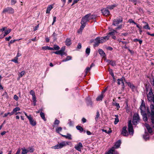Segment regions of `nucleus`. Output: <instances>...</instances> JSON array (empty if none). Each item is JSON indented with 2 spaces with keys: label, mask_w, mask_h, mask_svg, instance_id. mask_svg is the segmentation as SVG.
<instances>
[{
  "label": "nucleus",
  "mask_w": 154,
  "mask_h": 154,
  "mask_svg": "<svg viewBox=\"0 0 154 154\" xmlns=\"http://www.w3.org/2000/svg\"><path fill=\"white\" fill-rule=\"evenodd\" d=\"M73 122L71 121L70 120H69L68 124L70 126H73Z\"/></svg>",
  "instance_id": "09e8293b"
},
{
  "label": "nucleus",
  "mask_w": 154,
  "mask_h": 154,
  "mask_svg": "<svg viewBox=\"0 0 154 154\" xmlns=\"http://www.w3.org/2000/svg\"><path fill=\"white\" fill-rule=\"evenodd\" d=\"M128 22L130 23H134V24H137V23H136L133 21L132 19H130L128 20Z\"/></svg>",
  "instance_id": "5fc2aeb1"
},
{
  "label": "nucleus",
  "mask_w": 154,
  "mask_h": 154,
  "mask_svg": "<svg viewBox=\"0 0 154 154\" xmlns=\"http://www.w3.org/2000/svg\"><path fill=\"white\" fill-rule=\"evenodd\" d=\"M97 114L96 115V117L95 118V119L96 121L98 119V118L100 116V114L98 112H97Z\"/></svg>",
  "instance_id": "8fccbe9b"
},
{
  "label": "nucleus",
  "mask_w": 154,
  "mask_h": 154,
  "mask_svg": "<svg viewBox=\"0 0 154 154\" xmlns=\"http://www.w3.org/2000/svg\"><path fill=\"white\" fill-rule=\"evenodd\" d=\"M116 7V5H111L108 6L107 7V8L108 9L110 10H112L114 8Z\"/></svg>",
  "instance_id": "72a5a7b5"
},
{
  "label": "nucleus",
  "mask_w": 154,
  "mask_h": 154,
  "mask_svg": "<svg viewBox=\"0 0 154 154\" xmlns=\"http://www.w3.org/2000/svg\"><path fill=\"white\" fill-rule=\"evenodd\" d=\"M13 112H8L7 113H5L4 115V117H6L8 115H9L10 116H11L12 115H13Z\"/></svg>",
  "instance_id": "37998d69"
},
{
  "label": "nucleus",
  "mask_w": 154,
  "mask_h": 154,
  "mask_svg": "<svg viewBox=\"0 0 154 154\" xmlns=\"http://www.w3.org/2000/svg\"><path fill=\"white\" fill-rule=\"evenodd\" d=\"M123 80H125V78L124 77H122L120 79H118L117 80L118 84L119 85H120L121 84H122V86L123 87L124 86V84L123 82Z\"/></svg>",
  "instance_id": "4468645a"
},
{
  "label": "nucleus",
  "mask_w": 154,
  "mask_h": 154,
  "mask_svg": "<svg viewBox=\"0 0 154 154\" xmlns=\"http://www.w3.org/2000/svg\"><path fill=\"white\" fill-rule=\"evenodd\" d=\"M18 58L16 57L14 58V59L12 60H11V61H12L14 62L15 63H18Z\"/></svg>",
  "instance_id": "a19ab883"
},
{
  "label": "nucleus",
  "mask_w": 154,
  "mask_h": 154,
  "mask_svg": "<svg viewBox=\"0 0 154 154\" xmlns=\"http://www.w3.org/2000/svg\"><path fill=\"white\" fill-rule=\"evenodd\" d=\"M101 12L105 16H108L110 14V12L107 8L102 9Z\"/></svg>",
  "instance_id": "1a4fd4ad"
},
{
  "label": "nucleus",
  "mask_w": 154,
  "mask_h": 154,
  "mask_svg": "<svg viewBox=\"0 0 154 154\" xmlns=\"http://www.w3.org/2000/svg\"><path fill=\"white\" fill-rule=\"evenodd\" d=\"M129 1L134 3L135 5L136 4V3L137 2V0H129Z\"/></svg>",
  "instance_id": "052dcab7"
},
{
  "label": "nucleus",
  "mask_w": 154,
  "mask_h": 154,
  "mask_svg": "<svg viewBox=\"0 0 154 154\" xmlns=\"http://www.w3.org/2000/svg\"><path fill=\"white\" fill-rule=\"evenodd\" d=\"M147 98L151 103L150 107L151 111V120L152 124H154V95L151 90H150L148 94Z\"/></svg>",
  "instance_id": "f257e3e1"
},
{
  "label": "nucleus",
  "mask_w": 154,
  "mask_h": 154,
  "mask_svg": "<svg viewBox=\"0 0 154 154\" xmlns=\"http://www.w3.org/2000/svg\"><path fill=\"white\" fill-rule=\"evenodd\" d=\"M21 149L22 150V154H26L28 152L27 149H26L25 148H22Z\"/></svg>",
  "instance_id": "cd10ccee"
},
{
  "label": "nucleus",
  "mask_w": 154,
  "mask_h": 154,
  "mask_svg": "<svg viewBox=\"0 0 154 154\" xmlns=\"http://www.w3.org/2000/svg\"><path fill=\"white\" fill-rule=\"evenodd\" d=\"M60 121L57 119H56L54 122V124L55 125H58Z\"/></svg>",
  "instance_id": "603ef678"
},
{
  "label": "nucleus",
  "mask_w": 154,
  "mask_h": 154,
  "mask_svg": "<svg viewBox=\"0 0 154 154\" xmlns=\"http://www.w3.org/2000/svg\"><path fill=\"white\" fill-rule=\"evenodd\" d=\"M91 68L90 67H87V68H86L85 69V73L86 75L88 73V72L90 70Z\"/></svg>",
  "instance_id": "3c124183"
},
{
  "label": "nucleus",
  "mask_w": 154,
  "mask_h": 154,
  "mask_svg": "<svg viewBox=\"0 0 154 154\" xmlns=\"http://www.w3.org/2000/svg\"><path fill=\"white\" fill-rule=\"evenodd\" d=\"M102 131L103 132H105L106 133H107V134H109L112 132V131L110 129H109V131H107L106 130H104V129H102Z\"/></svg>",
  "instance_id": "de8ad7c7"
},
{
  "label": "nucleus",
  "mask_w": 154,
  "mask_h": 154,
  "mask_svg": "<svg viewBox=\"0 0 154 154\" xmlns=\"http://www.w3.org/2000/svg\"><path fill=\"white\" fill-rule=\"evenodd\" d=\"M3 13L8 12L9 14H12L14 13V9L11 7H8L4 8L3 11Z\"/></svg>",
  "instance_id": "0eeeda50"
},
{
  "label": "nucleus",
  "mask_w": 154,
  "mask_h": 154,
  "mask_svg": "<svg viewBox=\"0 0 154 154\" xmlns=\"http://www.w3.org/2000/svg\"><path fill=\"white\" fill-rule=\"evenodd\" d=\"M99 54L103 57L106 56V54L104 52L102 49H99L98 51Z\"/></svg>",
  "instance_id": "5701e85b"
},
{
  "label": "nucleus",
  "mask_w": 154,
  "mask_h": 154,
  "mask_svg": "<svg viewBox=\"0 0 154 154\" xmlns=\"http://www.w3.org/2000/svg\"><path fill=\"white\" fill-rule=\"evenodd\" d=\"M72 59V57L70 56H67L66 57V58L65 59H64L62 60V62H66L68 60H71Z\"/></svg>",
  "instance_id": "7c9ffc66"
},
{
  "label": "nucleus",
  "mask_w": 154,
  "mask_h": 154,
  "mask_svg": "<svg viewBox=\"0 0 154 154\" xmlns=\"http://www.w3.org/2000/svg\"><path fill=\"white\" fill-rule=\"evenodd\" d=\"M62 128L60 127H58L56 129V131L58 133H59L62 130Z\"/></svg>",
  "instance_id": "c756f323"
},
{
  "label": "nucleus",
  "mask_w": 154,
  "mask_h": 154,
  "mask_svg": "<svg viewBox=\"0 0 154 154\" xmlns=\"http://www.w3.org/2000/svg\"><path fill=\"white\" fill-rule=\"evenodd\" d=\"M145 126L146 127L149 132L150 133H151L152 132V131L149 125L148 124H145Z\"/></svg>",
  "instance_id": "a211bd4d"
},
{
  "label": "nucleus",
  "mask_w": 154,
  "mask_h": 154,
  "mask_svg": "<svg viewBox=\"0 0 154 154\" xmlns=\"http://www.w3.org/2000/svg\"><path fill=\"white\" fill-rule=\"evenodd\" d=\"M66 45H70L71 44V41L69 38H67L65 41Z\"/></svg>",
  "instance_id": "393cba45"
},
{
  "label": "nucleus",
  "mask_w": 154,
  "mask_h": 154,
  "mask_svg": "<svg viewBox=\"0 0 154 154\" xmlns=\"http://www.w3.org/2000/svg\"><path fill=\"white\" fill-rule=\"evenodd\" d=\"M11 29H8L7 30H6L5 32V33L4 35H3V36H2V34L0 35V36H1L0 38H3L5 36L7 35L11 31Z\"/></svg>",
  "instance_id": "dca6fc26"
},
{
  "label": "nucleus",
  "mask_w": 154,
  "mask_h": 154,
  "mask_svg": "<svg viewBox=\"0 0 154 154\" xmlns=\"http://www.w3.org/2000/svg\"><path fill=\"white\" fill-rule=\"evenodd\" d=\"M53 48L54 49V50H58L60 49V48L59 47V46L57 45H54V47Z\"/></svg>",
  "instance_id": "49530a36"
},
{
  "label": "nucleus",
  "mask_w": 154,
  "mask_h": 154,
  "mask_svg": "<svg viewBox=\"0 0 154 154\" xmlns=\"http://www.w3.org/2000/svg\"><path fill=\"white\" fill-rule=\"evenodd\" d=\"M42 49L45 50H53L54 49L53 48H51L50 47L48 46H44L42 47Z\"/></svg>",
  "instance_id": "aec40b11"
},
{
  "label": "nucleus",
  "mask_w": 154,
  "mask_h": 154,
  "mask_svg": "<svg viewBox=\"0 0 154 154\" xmlns=\"http://www.w3.org/2000/svg\"><path fill=\"white\" fill-rule=\"evenodd\" d=\"M61 135L62 137H65V138L68 139L69 140H71L72 139L71 137V135L70 134H67V135H66L62 134Z\"/></svg>",
  "instance_id": "412c9836"
},
{
  "label": "nucleus",
  "mask_w": 154,
  "mask_h": 154,
  "mask_svg": "<svg viewBox=\"0 0 154 154\" xmlns=\"http://www.w3.org/2000/svg\"><path fill=\"white\" fill-rule=\"evenodd\" d=\"M2 96L3 97V98H8V95L7 93L6 92H5L2 95Z\"/></svg>",
  "instance_id": "c9c22d12"
},
{
  "label": "nucleus",
  "mask_w": 154,
  "mask_h": 154,
  "mask_svg": "<svg viewBox=\"0 0 154 154\" xmlns=\"http://www.w3.org/2000/svg\"><path fill=\"white\" fill-rule=\"evenodd\" d=\"M16 2V0H11V4L12 5H14Z\"/></svg>",
  "instance_id": "864d4df0"
},
{
  "label": "nucleus",
  "mask_w": 154,
  "mask_h": 154,
  "mask_svg": "<svg viewBox=\"0 0 154 154\" xmlns=\"http://www.w3.org/2000/svg\"><path fill=\"white\" fill-rule=\"evenodd\" d=\"M20 149H18L16 153L15 154H20Z\"/></svg>",
  "instance_id": "774afa93"
},
{
  "label": "nucleus",
  "mask_w": 154,
  "mask_h": 154,
  "mask_svg": "<svg viewBox=\"0 0 154 154\" xmlns=\"http://www.w3.org/2000/svg\"><path fill=\"white\" fill-rule=\"evenodd\" d=\"M141 114L143 116V120L144 121H146L147 120V117L146 113Z\"/></svg>",
  "instance_id": "a878e982"
},
{
  "label": "nucleus",
  "mask_w": 154,
  "mask_h": 154,
  "mask_svg": "<svg viewBox=\"0 0 154 154\" xmlns=\"http://www.w3.org/2000/svg\"><path fill=\"white\" fill-rule=\"evenodd\" d=\"M76 128L79 131L81 132H82L83 131V128L81 126H77L76 127Z\"/></svg>",
  "instance_id": "f704fd0d"
},
{
  "label": "nucleus",
  "mask_w": 154,
  "mask_h": 154,
  "mask_svg": "<svg viewBox=\"0 0 154 154\" xmlns=\"http://www.w3.org/2000/svg\"><path fill=\"white\" fill-rule=\"evenodd\" d=\"M28 152H32L34 151V149L31 147H29L28 148Z\"/></svg>",
  "instance_id": "58836bf2"
},
{
  "label": "nucleus",
  "mask_w": 154,
  "mask_h": 154,
  "mask_svg": "<svg viewBox=\"0 0 154 154\" xmlns=\"http://www.w3.org/2000/svg\"><path fill=\"white\" fill-rule=\"evenodd\" d=\"M110 64L112 66H115L116 65L115 62L112 61H110Z\"/></svg>",
  "instance_id": "4d7b16f0"
},
{
  "label": "nucleus",
  "mask_w": 154,
  "mask_h": 154,
  "mask_svg": "<svg viewBox=\"0 0 154 154\" xmlns=\"http://www.w3.org/2000/svg\"><path fill=\"white\" fill-rule=\"evenodd\" d=\"M14 99L16 100V101L18 99V97L16 95H15L14 97Z\"/></svg>",
  "instance_id": "0e129e2a"
},
{
  "label": "nucleus",
  "mask_w": 154,
  "mask_h": 154,
  "mask_svg": "<svg viewBox=\"0 0 154 154\" xmlns=\"http://www.w3.org/2000/svg\"><path fill=\"white\" fill-rule=\"evenodd\" d=\"M69 143L66 141H63L56 145L52 146L51 148L52 149H61L62 147L69 145Z\"/></svg>",
  "instance_id": "39448f33"
},
{
  "label": "nucleus",
  "mask_w": 154,
  "mask_h": 154,
  "mask_svg": "<svg viewBox=\"0 0 154 154\" xmlns=\"http://www.w3.org/2000/svg\"><path fill=\"white\" fill-rule=\"evenodd\" d=\"M56 17H53V22L52 24V25H53L54 23L56 21Z\"/></svg>",
  "instance_id": "e2e57ef3"
},
{
  "label": "nucleus",
  "mask_w": 154,
  "mask_h": 154,
  "mask_svg": "<svg viewBox=\"0 0 154 154\" xmlns=\"http://www.w3.org/2000/svg\"><path fill=\"white\" fill-rule=\"evenodd\" d=\"M128 132L130 134L133 135L134 133L133 127L131 124V120H130L128 122Z\"/></svg>",
  "instance_id": "6e6552de"
},
{
  "label": "nucleus",
  "mask_w": 154,
  "mask_h": 154,
  "mask_svg": "<svg viewBox=\"0 0 154 154\" xmlns=\"http://www.w3.org/2000/svg\"><path fill=\"white\" fill-rule=\"evenodd\" d=\"M25 74V72L24 71H22L20 73V75H19V77H22Z\"/></svg>",
  "instance_id": "a18cd8bd"
},
{
  "label": "nucleus",
  "mask_w": 154,
  "mask_h": 154,
  "mask_svg": "<svg viewBox=\"0 0 154 154\" xmlns=\"http://www.w3.org/2000/svg\"><path fill=\"white\" fill-rule=\"evenodd\" d=\"M30 124L33 126H34L36 125V123L35 121L32 118L31 116L28 119Z\"/></svg>",
  "instance_id": "2eb2a0df"
},
{
  "label": "nucleus",
  "mask_w": 154,
  "mask_h": 154,
  "mask_svg": "<svg viewBox=\"0 0 154 154\" xmlns=\"http://www.w3.org/2000/svg\"><path fill=\"white\" fill-rule=\"evenodd\" d=\"M7 28L6 27H3L2 29H0V32H3V31L7 29Z\"/></svg>",
  "instance_id": "6e6d98bb"
},
{
  "label": "nucleus",
  "mask_w": 154,
  "mask_h": 154,
  "mask_svg": "<svg viewBox=\"0 0 154 154\" xmlns=\"http://www.w3.org/2000/svg\"><path fill=\"white\" fill-rule=\"evenodd\" d=\"M143 28L144 29H147L148 30H150V28L149 27V24H146V25L145 26H143Z\"/></svg>",
  "instance_id": "ea45409f"
},
{
  "label": "nucleus",
  "mask_w": 154,
  "mask_h": 154,
  "mask_svg": "<svg viewBox=\"0 0 154 154\" xmlns=\"http://www.w3.org/2000/svg\"><path fill=\"white\" fill-rule=\"evenodd\" d=\"M109 73L111 74V75L112 76V77L114 78V75L112 71V70L111 69H109Z\"/></svg>",
  "instance_id": "79ce46f5"
},
{
  "label": "nucleus",
  "mask_w": 154,
  "mask_h": 154,
  "mask_svg": "<svg viewBox=\"0 0 154 154\" xmlns=\"http://www.w3.org/2000/svg\"><path fill=\"white\" fill-rule=\"evenodd\" d=\"M30 94L32 95V96L35 95V93L34 91L33 90H31L30 92Z\"/></svg>",
  "instance_id": "bf43d9fd"
},
{
  "label": "nucleus",
  "mask_w": 154,
  "mask_h": 154,
  "mask_svg": "<svg viewBox=\"0 0 154 154\" xmlns=\"http://www.w3.org/2000/svg\"><path fill=\"white\" fill-rule=\"evenodd\" d=\"M122 18L115 19L113 21L112 24L114 26H116L120 23L122 22Z\"/></svg>",
  "instance_id": "9b49d317"
},
{
  "label": "nucleus",
  "mask_w": 154,
  "mask_h": 154,
  "mask_svg": "<svg viewBox=\"0 0 154 154\" xmlns=\"http://www.w3.org/2000/svg\"><path fill=\"white\" fill-rule=\"evenodd\" d=\"M64 48H62L59 51H56L54 52L55 54H60L61 56H63L65 54V53L64 52Z\"/></svg>",
  "instance_id": "f8f14e48"
},
{
  "label": "nucleus",
  "mask_w": 154,
  "mask_h": 154,
  "mask_svg": "<svg viewBox=\"0 0 154 154\" xmlns=\"http://www.w3.org/2000/svg\"><path fill=\"white\" fill-rule=\"evenodd\" d=\"M16 41V40H11L10 41V42L8 43L9 46H10L11 44H12L14 42Z\"/></svg>",
  "instance_id": "13d9d810"
},
{
  "label": "nucleus",
  "mask_w": 154,
  "mask_h": 154,
  "mask_svg": "<svg viewBox=\"0 0 154 154\" xmlns=\"http://www.w3.org/2000/svg\"><path fill=\"white\" fill-rule=\"evenodd\" d=\"M20 110V109L19 107H17L14 109L13 110V111L12 112H13V114H14V112H15L17 111H19Z\"/></svg>",
  "instance_id": "4c0bfd02"
},
{
  "label": "nucleus",
  "mask_w": 154,
  "mask_h": 154,
  "mask_svg": "<svg viewBox=\"0 0 154 154\" xmlns=\"http://www.w3.org/2000/svg\"><path fill=\"white\" fill-rule=\"evenodd\" d=\"M126 129L127 127L125 126L124 127L122 128L121 134L124 136H127L128 135V133L126 130Z\"/></svg>",
  "instance_id": "ddd939ff"
},
{
  "label": "nucleus",
  "mask_w": 154,
  "mask_h": 154,
  "mask_svg": "<svg viewBox=\"0 0 154 154\" xmlns=\"http://www.w3.org/2000/svg\"><path fill=\"white\" fill-rule=\"evenodd\" d=\"M40 115L42 118L45 121H46V119L45 118V114L43 112H41L40 113Z\"/></svg>",
  "instance_id": "2f4dec72"
},
{
  "label": "nucleus",
  "mask_w": 154,
  "mask_h": 154,
  "mask_svg": "<svg viewBox=\"0 0 154 154\" xmlns=\"http://www.w3.org/2000/svg\"><path fill=\"white\" fill-rule=\"evenodd\" d=\"M115 116L116 117L115 119L114 124H116L119 122V119L118 118L117 115H115Z\"/></svg>",
  "instance_id": "e433bc0d"
},
{
  "label": "nucleus",
  "mask_w": 154,
  "mask_h": 154,
  "mask_svg": "<svg viewBox=\"0 0 154 154\" xmlns=\"http://www.w3.org/2000/svg\"><path fill=\"white\" fill-rule=\"evenodd\" d=\"M105 91H102V92L101 94L97 98L96 100L97 101H99L101 100H102L103 98V94L104 93Z\"/></svg>",
  "instance_id": "f3484780"
},
{
  "label": "nucleus",
  "mask_w": 154,
  "mask_h": 154,
  "mask_svg": "<svg viewBox=\"0 0 154 154\" xmlns=\"http://www.w3.org/2000/svg\"><path fill=\"white\" fill-rule=\"evenodd\" d=\"M117 33V32L115 30H112L111 32H110L108 34V35H111L113 36L115 35V33Z\"/></svg>",
  "instance_id": "c85d7f7f"
},
{
  "label": "nucleus",
  "mask_w": 154,
  "mask_h": 154,
  "mask_svg": "<svg viewBox=\"0 0 154 154\" xmlns=\"http://www.w3.org/2000/svg\"><path fill=\"white\" fill-rule=\"evenodd\" d=\"M140 109L141 111V114H144L146 113V111H147L148 113L150 112L149 108L147 107L146 109L145 102L143 100H142L141 104L140 106Z\"/></svg>",
  "instance_id": "20e7f679"
},
{
  "label": "nucleus",
  "mask_w": 154,
  "mask_h": 154,
  "mask_svg": "<svg viewBox=\"0 0 154 154\" xmlns=\"http://www.w3.org/2000/svg\"><path fill=\"white\" fill-rule=\"evenodd\" d=\"M53 8V6L51 5H49L47 7L46 13H49L50 12V11Z\"/></svg>",
  "instance_id": "b1692460"
},
{
  "label": "nucleus",
  "mask_w": 154,
  "mask_h": 154,
  "mask_svg": "<svg viewBox=\"0 0 154 154\" xmlns=\"http://www.w3.org/2000/svg\"><path fill=\"white\" fill-rule=\"evenodd\" d=\"M121 143V141L120 140H118L115 144L114 145V147L115 148H118L119 146H120V144Z\"/></svg>",
  "instance_id": "6ab92c4d"
},
{
  "label": "nucleus",
  "mask_w": 154,
  "mask_h": 154,
  "mask_svg": "<svg viewBox=\"0 0 154 154\" xmlns=\"http://www.w3.org/2000/svg\"><path fill=\"white\" fill-rule=\"evenodd\" d=\"M128 85L132 89H134L135 88L133 84L130 82H127Z\"/></svg>",
  "instance_id": "bb28decb"
},
{
  "label": "nucleus",
  "mask_w": 154,
  "mask_h": 154,
  "mask_svg": "<svg viewBox=\"0 0 154 154\" xmlns=\"http://www.w3.org/2000/svg\"><path fill=\"white\" fill-rule=\"evenodd\" d=\"M90 49L89 48H87L86 49L85 52L88 55L90 53Z\"/></svg>",
  "instance_id": "c03bdc74"
},
{
  "label": "nucleus",
  "mask_w": 154,
  "mask_h": 154,
  "mask_svg": "<svg viewBox=\"0 0 154 154\" xmlns=\"http://www.w3.org/2000/svg\"><path fill=\"white\" fill-rule=\"evenodd\" d=\"M143 138L146 140H148L149 139V136L148 134L145 133V134L143 135Z\"/></svg>",
  "instance_id": "473e14b6"
},
{
  "label": "nucleus",
  "mask_w": 154,
  "mask_h": 154,
  "mask_svg": "<svg viewBox=\"0 0 154 154\" xmlns=\"http://www.w3.org/2000/svg\"><path fill=\"white\" fill-rule=\"evenodd\" d=\"M109 38V36L108 35L106 36L102 37L100 38L97 37L95 39V42L94 46L95 47L98 46L100 43H102L108 40Z\"/></svg>",
  "instance_id": "7ed1b4c3"
},
{
  "label": "nucleus",
  "mask_w": 154,
  "mask_h": 154,
  "mask_svg": "<svg viewBox=\"0 0 154 154\" xmlns=\"http://www.w3.org/2000/svg\"><path fill=\"white\" fill-rule=\"evenodd\" d=\"M139 120L140 117L138 114L137 113L134 114V115L132 121L133 124L134 125H136L139 122Z\"/></svg>",
  "instance_id": "423d86ee"
},
{
  "label": "nucleus",
  "mask_w": 154,
  "mask_h": 154,
  "mask_svg": "<svg viewBox=\"0 0 154 154\" xmlns=\"http://www.w3.org/2000/svg\"><path fill=\"white\" fill-rule=\"evenodd\" d=\"M81 47L82 46L81 44L80 43H79L77 46V48L79 49H80L81 48Z\"/></svg>",
  "instance_id": "338daca9"
},
{
  "label": "nucleus",
  "mask_w": 154,
  "mask_h": 154,
  "mask_svg": "<svg viewBox=\"0 0 154 154\" xmlns=\"http://www.w3.org/2000/svg\"><path fill=\"white\" fill-rule=\"evenodd\" d=\"M12 38L11 36H9L8 37H7L5 38V39L6 41H9Z\"/></svg>",
  "instance_id": "680f3d73"
},
{
  "label": "nucleus",
  "mask_w": 154,
  "mask_h": 154,
  "mask_svg": "<svg viewBox=\"0 0 154 154\" xmlns=\"http://www.w3.org/2000/svg\"><path fill=\"white\" fill-rule=\"evenodd\" d=\"M115 149L114 147H112L110 149L108 152H106L105 154H113V152Z\"/></svg>",
  "instance_id": "4be33fe9"
},
{
  "label": "nucleus",
  "mask_w": 154,
  "mask_h": 154,
  "mask_svg": "<svg viewBox=\"0 0 154 154\" xmlns=\"http://www.w3.org/2000/svg\"><path fill=\"white\" fill-rule=\"evenodd\" d=\"M94 15H91V14H88L83 17L82 19L81 22V26H80V29L81 30H82L86 25V23L90 20L95 18Z\"/></svg>",
  "instance_id": "f03ea898"
},
{
  "label": "nucleus",
  "mask_w": 154,
  "mask_h": 154,
  "mask_svg": "<svg viewBox=\"0 0 154 154\" xmlns=\"http://www.w3.org/2000/svg\"><path fill=\"white\" fill-rule=\"evenodd\" d=\"M83 145L81 142L79 143L78 144L75 145V148L79 151H81V149L83 147Z\"/></svg>",
  "instance_id": "9d476101"
},
{
  "label": "nucleus",
  "mask_w": 154,
  "mask_h": 154,
  "mask_svg": "<svg viewBox=\"0 0 154 154\" xmlns=\"http://www.w3.org/2000/svg\"><path fill=\"white\" fill-rule=\"evenodd\" d=\"M115 105L116 106L118 109L120 108V106L119 103H116L115 104Z\"/></svg>",
  "instance_id": "69168bd1"
}]
</instances>
